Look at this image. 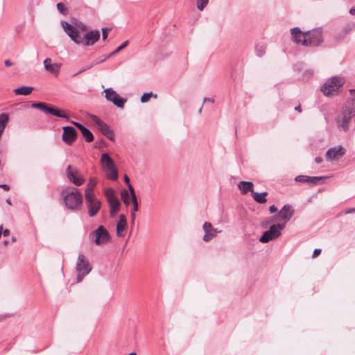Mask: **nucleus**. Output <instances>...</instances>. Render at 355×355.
I'll use <instances>...</instances> for the list:
<instances>
[{
    "label": "nucleus",
    "mask_w": 355,
    "mask_h": 355,
    "mask_svg": "<svg viewBox=\"0 0 355 355\" xmlns=\"http://www.w3.org/2000/svg\"><path fill=\"white\" fill-rule=\"evenodd\" d=\"M63 201L66 207L73 211H78L82 208L83 197L79 189L72 188L62 192Z\"/></svg>",
    "instance_id": "nucleus-1"
},
{
    "label": "nucleus",
    "mask_w": 355,
    "mask_h": 355,
    "mask_svg": "<svg viewBox=\"0 0 355 355\" xmlns=\"http://www.w3.org/2000/svg\"><path fill=\"white\" fill-rule=\"evenodd\" d=\"M344 80L339 76H333L326 80L321 86L320 91L327 97L337 96L341 91Z\"/></svg>",
    "instance_id": "nucleus-2"
},
{
    "label": "nucleus",
    "mask_w": 355,
    "mask_h": 355,
    "mask_svg": "<svg viewBox=\"0 0 355 355\" xmlns=\"http://www.w3.org/2000/svg\"><path fill=\"white\" fill-rule=\"evenodd\" d=\"M354 110L353 104L350 105V102H347L343 107L340 114L336 119V123L338 129L344 132L348 131L349 124L352 118Z\"/></svg>",
    "instance_id": "nucleus-3"
},
{
    "label": "nucleus",
    "mask_w": 355,
    "mask_h": 355,
    "mask_svg": "<svg viewBox=\"0 0 355 355\" xmlns=\"http://www.w3.org/2000/svg\"><path fill=\"white\" fill-rule=\"evenodd\" d=\"M92 269V267L90 266L88 259L83 254H79L76 265L77 282H82L84 277L91 272Z\"/></svg>",
    "instance_id": "nucleus-4"
},
{
    "label": "nucleus",
    "mask_w": 355,
    "mask_h": 355,
    "mask_svg": "<svg viewBox=\"0 0 355 355\" xmlns=\"http://www.w3.org/2000/svg\"><path fill=\"white\" fill-rule=\"evenodd\" d=\"M101 162L103 170L106 173L107 178L111 180H116L118 179V171L113 159L107 153H103L101 155Z\"/></svg>",
    "instance_id": "nucleus-5"
},
{
    "label": "nucleus",
    "mask_w": 355,
    "mask_h": 355,
    "mask_svg": "<svg viewBox=\"0 0 355 355\" xmlns=\"http://www.w3.org/2000/svg\"><path fill=\"white\" fill-rule=\"evenodd\" d=\"M306 36L304 37L303 46H318L323 42L322 32L321 28H316L311 31L304 32Z\"/></svg>",
    "instance_id": "nucleus-6"
},
{
    "label": "nucleus",
    "mask_w": 355,
    "mask_h": 355,
    "mask_svg": "<svg viewBox=\"0 0 355 355\" xmlns=\"http://www.w3.org/2000/svg\"><path fill=\"white\" fill-rule=\"evenodd\" d=\"M85 198L88 215L90 217L95 216L101 209V200L96 197L95 193H89V192L85 193Z\"/></svg>",
    "instance_id": "nucleus-7"
},
{
    "label": "nucleus",
    "mask_w": 355,
    "mask_h": 355,
    "mask_svg": "<svg viewBox=\"0 0 355 355\" xmlns=\"http://www.w3.org/2000/svg\"><path fill=\"white\" fill-rule=\"evenodd\" d=\"M285 227L284 224L277 223L271 225L268 230L263 232L259 238L261 243H266L273 239L278 238L281 235V230Z\"/></svg>",
    "instance_id": "nucleus-8"
},
{
    "label": "nucleus",
    "mask_w": 355,
    "mask_h": 355,
    "mask_svg": "<svg viewBox=\"0 0 355 355\" xmlns=\"http://www.w3.org/2000/svg\"><path fill=\"white\" fill-rule=\"evenodd\" d=\"M90 236L94 237V243L97 245L106 244L110 239V235L106 228L100 225L96 230L90 234Z\"/></svg>",
    "instance_id": "nucleus-9"
},
{
    "label": "nucleus",
    "mask_w": 355,
    "mask_h": 355,
    "mask_svg": "<svg viewBox=\"0 0 355 355\" xmlns=\"http://www.w3.org/2000/svg\"><path fill=\"white\" fill-rule=\"evenodd\" d=\"M105 98L112 102L119 108H123L126 98L121 97L112 88H107L104 90Z\"/></svg>",
    "instance_id": "nucleus-10"
},
{
    "label": "nucleus",
    "mask_w": 355,
    "mask_h": 355,
    "mask_svg": "<svg viewBox=\"0 0 355 355\" xmlns=\"http://www.w3.org/2000/svg\"><path fill=\"white\" fill-rule=\"evenodd\" d=\"M67 178L76 186H81L85 182V178L80 175L79 171L69 165L66 170Z\"/></svg>",
    "instance_id": "nucleus-11"
},
{
    "label": "nucleus",
    "mask_w": 355,
    "mask_h": 355,
    "mask_svg": "<svg viewBox=\"0 0 355 355\" xmlns=\"http://www.w3.org/2000/svg\"><path fill=\"white\" fill-rule=\"evenodd\" d=\"M294 213L295 210L293 209L292 205L286 204L280 209L277 215L272 216V220L279 219L284 220V223L283 224L285 225L291 220Z\"/></svg>",
    "instance_id": "nucleus-12"
},
{
    "label": "nucleus",
    "mask_w": 355,
    "mask_h": 355,
    "mask_svg": "<svg viewBox=\"0 0 355 355\" xmlns=\"http://www.w3.org/2000/svg\"><path fill=\"white\" fill-rule=\"evenodd\" d=\"M62 26L69 37L77 44H80V35L78 31L67 21H62Z\"/></svg>",
    "instance_id": "nucleus-13"
},
{
    "label": "nucleus",
    "mask_w": 355,
    "mask_h": 355,
    "mask_svg": "<svg viewBox=\"0 0 355 355\" xmlns=\"http://www.w3.org/2000/svg\"><path fill=\"white\" fill-rule=\"evenodd\" d=\"M63 133L62 139L67 145H71L76 139L78 132L74 128L71 126H65L62 128Z\"/></svg>",
    "instance_id": "nucleus-14"
},
{
    "label": "nucleus",
    "mask_w": 355,
    "mask_h": 355,
    "mask_svg": "<svg viewBox=\"0 0 355 355\" xmlns=\"http://www.w3.org/2000/svg\"><path fill=\"white\" fill-rule=\"evenodd\" d=\"M346 153V149L343 148L342 146H337L332 148H330L325 154V157L327 159L332 161V160H338L341 157H343Z\"/></svg>",
    "instance_id": "nucleus-15"
},
{
    "label": "nucleus",
    "mask_w": 355,
    "mask_h": 355,
    "mask_svg": "<svg viewBox=\"0 0 355 355\" xmlns=\"http://www.w3.org/2000/svg\"><path fill=\"white\" fill-rule=\"evenodd\" d=\"M100 38V32L98 30H94L87 32L83 37H81V44L85 46H91L95 44Z\"/></svg>",
    "instance_id": "nucleus-16"
},
{
    "label": "nucleus",
    "mask_w": 355,
    "mask_h": 355,
    "mask_svg": "<svg viewBox=\"0 0 355 355\" xmlns=\"http://www.w3.org/2000/svg\"><path fill=\"white\" fill-rule=\"evenodd\" d=\"M60 64H52L51 59L49 58H47L44 60V69L55 76H58L60 73Z\"/></svg>",
    "instance_id": "nucleus-17"
},
{
    "label": "nucleus",
    "mask_w": 355,
    "mask_h": 355,
    "mask_svg": "<svg viewBox=\"0 0 355 355\" xmlns=\"http://www.w3.org/2000/svg\"><path fill=\"white\" fill-rule=\"evenodd\" d=\"M324 178V177H310L307 175H297L295 177V180L298 182H306L312 185H316L319 183L320 180Z\"/></svg>",
    "instance_id": "nucleus-18"
},
{
    "label": "nucleus",
    "mask_w": 355,
    "mask_h": 355,
    "mask_svg": "<svg viewBox=\"0 0 355 355\" xmlns=\"http://www.w3.org/2000/svg\"><path fill=\"white\" fill-rule=\"evenodd\" d=\"M292 40L296 44H302L304 37L306 36L304 32H302L299 27H295L291 29Z\"/></svg>",
    "instance_id": "nucleus-19"
},
{
    "label": "nucleus",
    "mask_w": 355,
    "mask_h": 355,
    "mask_svg": "<svg viewBox=\"0 0 355 355\" xmlns=\"http://www.w3.org/2000/svg\"><path fill=\"white\" fill-rule=\"evenodd\" d=\"M98 127L101 133L107 139H109L111 141H113L114 139V132L107 123L102 121L101 123H100Z\"/></svg>",
    "instance_id": "nucleus-20"
},
{
    "label": "nucleus",
    "mask_w": 355,
    "mask_h": 355,
    "mask_svg": "<svg viewBox=\"0 0 355 355\" xmlns=\"http://www.w3.org/2000/svg\"><path fill=\"white\" fill-rule=\"evenodd\" d=\"M127 220L124 214L119 216V220L116 224V233L118 237L123 236V232L126 229Z\"/></svg>",
    "instance_id": "nucleus-21"
},
{
    "label": "nucleus",
    "mask_w": 355,
    "mask_h": 355,
    "mask_svg": "<svg viewBox=\"0 0 355 355\" xmlns=\"http://www.w3.org/2000/svg\"><path fill=\"white\" fill-rule=\"evenodd\" d=\"M202 228L205 231V235L203 236V241L205 242H208L213 239V230L214 228L212 225L209 222H205L203 224Z\"/></svg>",
    "instance_id": "nucleus-22"
},
{
    "label": "nucleus",
    "mask_w": 355,
    "mask_h": 355,
    "mask_svg": "<svg viewBox=\"0 0 355 355\" xmlns=\"http://www.w3.org/2000/svg\"><path fill=\"white\" fill-rule=\"evenodd\" d=\"M238 187L243 194H246L249 191H251L252 193L254 191V184L252 182L241 181L238 184Z\"/></svg>",
    "instance_id": "nucleus-23"
},
{
    "label": "nucleus",
    "mask_w": 355,
    "mask_h": 355,
    "mask_svg": "<svg viewBox=\"0 0 355 355\" xmlns=\"http://www.w3.org/2000/svg\"><path fill=\"white\" fill-rule=\"evenodd\" d=\"M34 90L33 87L30 86H23L18 88H16L13 90V92L16 95H23L28 96L31 94V92Z\"/></svg>",
    "instance_id": "nucleus-24"
},
{
    "label": "nucleus",
    "mask_w": 355,
    "mask_h": 355,
    "mask_svg": "<svg viewBox=\"0 0 355 355\" xmlns=\"http://www.w3.org/2000/svg\"><path fill=\"white\" fill-rule=\"evenodd\" d=\"M110 205V214L112 218L114 217L115 214L119 211L120 208V202L118 199L112 200L108 202Z\"/></svg>",
    "instance_id": "nucleus-25"
},
{
    "label": "nucleus",
    "mask_w": 355,
    "mask_h": 355,
    "mask_svg": "<svg viewBox=\"0 0 355 355\" xmlns=\"http://www.w3.org/2000/svg\"><path fill=\"white\" fill-rule=\"evenodd\" d=\"M252 196L253 199L259 204H263L267 202L266 196H268V192L266 191L262 193L253 191Z\"/></svg>",
    "instance_id": "nucleus-26"
},
{
    "label": "nucleus",
    "mask_w": 355,
    "mask_h": 355,
    "mask_svg": "<svg viewBox=\"0 0 355 355\" xmlns=\"http://www.w3.org/2000/svg\"><path fill=\"white\" fill-rule=\"evenodd\" d=\"M48 114H51L55 116L62 118L69 121V116L64 112L63 110L50 107Z\"/></svg>",
    "instance_id": "nucleus-27"
},
{
    "label": "nucleus",
    "mask_w": 355,
    "mask_h": 355,
    "mask_svg": "<svg viewBox=\"0 0 355 355\" xmlns=\"http://www.w3.org/2000/svg\"><path fill=\"white\" fill-rule=\"evenodd\" d=\"M128 189L130 191L131 198H132V202L133 204L132 212L137 211H138V202H137V198L134 188L132 187V186L131 184H129Z\"/></svg>",
    "instance_id": "nucleus-28"
},
{
    "label": "nucleus",
    "mask_w": 355,
    "mask_h": 355,
    "mask_svg": "<svg viewBox=\"0 0 355 355\" xmlns=\"http://www.w3.org/2000/svg\"><path fill=\"white\" fill-rule=\"evenodd\" d=\"M97 180L95 178H91L87 184V188L85 190V194L89 192V193H94L93 189L96 186Z\"/></svg>",
    "instance_id": "nucleus-29"
},
{
    "label": "nucleus",
    "mask_w": 355,
    "mask_h": 355,
    "mask_svg": "<svg viewBox=\"0 0 355 355\" xmlns=\"http://www.w3.org/2000/svg\"><path fill=\"white\" fill-rule=\"evenodd\" d=\"M105 196L107 202L117 199L115 196L114 190L112 188H107L105 190Z\"/></svg>",
    "instance_id": "nucleus-30"
},
{
    "label": "nucleus",
    "mask_w": 355,
    "mask_h": 355,
    "mask_svg": "<svg viewBox=\"0 0 355 355\" xmlns=\"http://www.w3.org/2000/svg\"><path fill=\"white\" fill-rule=\"evenodd\" d=\"M31 107L33 108L39 109L46 114H48L50 108L46 105V103H35L31 105Z\"/></svg>",
    "instance_id": "nucleus-31"
},
{
    "label": "nucleus",
    "mask_w": 355,
    "mask_h": 355,
    "mask_svg": "<svg viewBox=\"0 0 355 355\" xmlns=\"http://www.w3.org/2000/svg\"><path fill=\"white\" fill-rule=\"evenodd\" d=\"M81 134L87 142H91L94 140V135L88 128H86Z\"/></svg>",
    "instance_id": "nucleus-32"
},
{
    "label": "nucleus",
    "mask_w": 355,
    "mask_h": 355,
    "mask_svg": "<svg viewBox=\"0 0 355 355\" xmlns=\"http://www.w3.org/2000/svg\"><path fill=\"white\" fill-rule=\"evenodd\" d=\"M121 198L126 205L130 204V194L127 190L124 189L121 191Z\"/></svg>",
    "instance_id": "nucleus-33"
},
{
    "label": "nucleus",
    "mask_w": 355,
    "mask_h": 355,
    "mask_svg": "<svg viewBox=\"0 0 355 355\" xmlns=\"http://www.w3.org/2000/svg\"><path fill=\"white\" fill-rule=\"evenodd\" d=\"M108 58H110V55H102L101 57L98 58H96L94 60L92 61V62L91 63V64H93V67L95 66V65H97L100 63H102L104 61H105Z\"/></svg>",
    "instance_id": "nucleus-34"
},
{
    "label": "nucleus",
    "mask_w": 355,
    "mask_h": 355,
    "mask_svg": "<svg viewBox=\"0 0 355 355\" xmlns=\"http://www.w3.org/2000/svg\"><path fill=\"white\" fill-rule=\"evenodd\" d=\"M209 0H197L196 6L199 10H202L208 3Z\"/></svg>",
    "instance_id": "nucleus-35"
},
{
    "label": "nucleus",
    "mask_w": 355,
    "mask_h": 355,
    "mask_svg": "<svg viewBox=\"0 0 355 355\" xmlns=\"http://www.w3.org/2000/svg\"><path fill=\"white\" fill-rule=\"evenodd\" d=\"M56 6H57L58 11L61 14H62L64 15H66L67 14L68 10L62 3H58Z\"/></svg>",
    "instance_id": "nucleus-36"
},
{
    "label": "nucleus",
    "mask_w": 355,
    "mask_h": 355,
    "mask_svg": "<svg viewBox=\"0 0 355 355\" xmlns=\"http://www.w3.org/2000/svg\"><path fill=\"white\" fill-rule=\"evenodd\" d=\"M153 96V94L152 92L144 93L141 96V97L140 98V101H141V103H146V102H148L149 101L150 98L151 96Z\"/></svg>",
    "instance_id": "nucleus-37"
},
{
    "label": "nucleus",
    "mask_w": 355,
    "mask_h": 355,
    "mask_svg": "<svg viewBox=\"0 0 355 355\" xmlns=\"http://www.w3.org/2000/svg\"><path fill=\"white\" fill-rule=\"evenodd\" d=\"M266 52L265 47L263 46H257L256 48V55L259 57H261L264 55Z\"/></svg>",
    "instance_id": "nucleus-38"
},
{
    "label": "nucleus",
    "mask_w": 355,
    "mask_h": 355,
    "mask_svg": "<svg viewBox=\"0 0 355 355\" xmlns=\"http://www.w3.org/2000/svg\"><path fill=\"white\" fill-rule=\"evenodd\" d=\"M92 67H93V64H89L88 65H86V66L83 67V68H81L77 73H76L73 75V76H77L78 74L81 73L91 69Z\"/></svg>",
    "instance_id": "nucleus-39"
},
{
    "label": "nucleus",
    "mask_w": 355,
    "mask_h": 355,
    "mask_svg": "<svg viewBox=\"0 0 355 355\" xmlns=\"http://www.w3.org/2000/svg\"><path fill=\"white\" fill-rule=\"evenodd\" d=\"M72 124H73L78 130L82 132L87 128L84 125H83L81 123L75 122V121H71Z\"/></svg>",
    "instance_id": "nucleus-40"
},
{
    "label": "nucleus",
    "mask_w": 355,
    "mask_h": 355,
    "mask_svg": "<svg viewBox=\"0 0 355 355\" xmlns=\"http://www.w3.org/2000/svg\"><path fill=\"white\" fill-rule=\"evenodd\" d=\"M90 119L92 120L93 122H94L97 125L100 124L103 121L100 119L97 116L91 114L89 116Z\"/></svg>",
    "instance_id": "nucleus-41"
},
{
    "label": "nucleus",
    "mask_w": 355,
    "mask_h": 355,
    "mask_svg": "<svg viewBox=\"0 0 355 355\" xmlns=\"http://www.w3.org/2000/svg\"><path fill=\"white\" fill-rule=\"evenodd\" d=\"M349 94L352 96H354L355 94V89H349ZM354 101H355V98H352L350 101H348L347 102H350V105H352L353 104V106L354 107Z\"/></svg>",
    "instance_id": "nucleus-42"
},
{
    "label": "nucleus",
    "mask_w": 355,
    "mask_h": 355,
    "mask_svg": "<svg viewBox=\"0 0 355 355\" xmlns=\"http://www.w3.org/2000/svg\"><path fill=\"white\" fill-rule=\"evenodd\" d=\"M321 251L322 250L320 248L315 249L313 252L312 257L313 258L317 257L321 253Z\"/></svg>",
    "instance_id": "nucleus-43"
},
{
    "label": "nucleus",
    "mask_w": 355,
    "mask_h": 355,
    "mask_svg": "<svg viewBox=\"0 0 355 355\" xmlns=\"http://www.w3.org/2000/svg\"><path fill=\"white\" fill-rule=\"evenodd\" d=\"M107 28H103V34H102V36H103V40H105L107 39V35H108V33H107Z\"/></svg>",
    "instance_id": "nucleus-44"
},
{
    "label": "nucleus",
    "mask_w": 355,
    "mask_h": 355,
    "mask_svg": "<svg viewBox=\"0 0 355 355\" xmlns=\"http://www.w3.org/2000/svg\"><path fill=\"white\" fill-rule=\"evenodd\" d=\"M128 44V41L126 40L125 42H123L119 46H118V49L121 51L122 49H123L125 47H126Z\"/></svg>",
    "instance_id": "nucleus-45"
},
{
    "label": "nucleus",
    "mask_w": 355,
    "mask_h": 355,
    "mask_svg": "<svg viewBox=\"0 0 355 355\" xmlns=\"http://www.w3.org/2000/svg\"><path fill=\"white\" fill-rule=\"evenodd\" d=\"M277 210V208L273 205H271L270 207H269V211L271 214L272 213H275L276 212Z\"/></svg>",
    "instance_id": "nucleus-46"
},
{
    "label": "nucleus",
    "mask_w": 355,
    "mask_h": 355,
    "mask_svg": "<svg viewBox=\"0 0 355 355\" xmlns=\"http://www.w3.org/2000/svg\"><path fill=\"white\" fill-rule=\"evenodd\" d=\"M0 188H2L5 191H9L10 187L5 184H0Z\"/></svg>",
    "instance_id": "nucleus-47"
},
{
    "label": "nucleus",
    "mask_w": 355,
    "mask_h": 355,
    "mask_svg": "<svg viewBox=\"0 0 355 355\" xmlns=\"http://www.w3.org/2000/svg\"><path fill=\"white\" fill-rule=\"evenodd\" d=\"M205 102L214 103V98L205 97L204 99H203V103H205Z\"/></svg>",
    "instance_id": "nucleus-48"
},
{
    "label": "nucleus",
    "mask_w": 355,
    "mask_h": 355,
    "mask_svg": "<svg viewBox=\"0 0 355 355\" xmlns=\"http://www.w3.org/2000/svg\"><path fill=\"white\" fill-rule=\"evenodd\" d=\"M10 230L8 229H6L2 232V234L4 236H8L10 235Z\"/></svg>",
    "instance_id": "nucleus-49"
},
{
    "label": "nucleus",
    "mask_w": 355,
    "mask_h": 355,
    "mask_svg": "<svg viewBox=\"0 0 355 355\" xmlns=\"http://www.w3.org/2000/svg\"><path fill=\"white\" fill-rule=\"evenodd\" d=\"M315 162L317 163V164H320L322 162V158L321 157H316L315 158Z\"/></svg>",
    "instance_id": "nucleus-50"
},
{
    "label": "nucleus",
    "mask_w": 355,
    "mask_h": 355,
    "mask_svg": "<svg viewBox=\"0 0 355 355\" xmlns=\"http://www.w3.org/2000/svg\"><path fill=\"white\" fill-rule=\"evenodd\" d=\"M220 232H221L220 230L218 231L217 229L214 228L213 233H212L213 238H214L216 236L217 233H219Z\"/></svg>",
    "instance_id": "nucleus-51"
},
{
    "label": "nucleus",
    "mask_w": 355,
    "mask_h": 355,
    "mask_svg": "<svg viewBox=\"0 0 355 355\" xmlns=\"http://www.w3.org/2000/svg\"><path fill=\"white\" fill-rule=\"evenodd\" d=\"M4 64H5V65H6V67H10V66H12V62H10V60H6L5 61V62H4Z\"/></svg>",
    "instance_id": "nucleus-52"
},
{
    "label": "nucleus",
    "mask_w": 355,
    "mask_h": 355,
    "mask_svg": "<svg viewBox=\"0 0 355 355\" xmlns=\"http://www.w3.org/2000/svg\"><path fill=\"white\" fill-rule=\"evenodd\" d=\"M119 51H120V50H119V49H118V47H117V48H116L114 51H112V53H110L108 55H110V56H112V55H113L116 54V53H118V52H119Z\"/></svg>",
    "instance_id": "nucleus-53"
},
{
    "label": "nucleus",
    "mask_w": 355,
    "mask_h": 355,
    "mask_svg": "<svg viewBox=\"0 0 355 355\" xmlns=\"http://www.w3.org/2000/svg\"><path fill=\"white\" fill-rule=\"evenodd\" d=\"M295 110L297 111L298 112H302V108H301L300 105H298L297 106H296L295 107Z\"/></svg>",
    "instance_id": "nucleus-54"
},
{
    "label": "nucleus",
    "mask_w": 355,
    "mask_h": 355,
    "mask_svg": "<svg viewBox=\"0 0 355 355\" xmlns=\"http://www.w3.org/2000/svg\"><path fill=\"white\" fill-rule=\"evenodd\" d=\"M124 179H125V182L128 184V186L129 184H130L129 183V182H130V179H129V178H128L126 175H125V176H124Z\"/></svg>",
    "instance_id": "nucleus-55"
},
{
    "label": "nucleus",
    "mask_w": 355,
    "mask_h": 355,
    "mask_svg": "<svg viewBox=\"0 0 355 355\" xmlns=\"http://www.w3.org/2000/svg\"><path fill=\"white\" fill-rule=\"evenodd\" d=\"M355 211V208H352L346 211V214L352 213Z\"/></svg>",
    "instance_id": "nucleus-56"
},
{
    "label": "nucleus",
    "mask_w": 355,
    "mask_h": 355,
    "mask_svg": "<svg viewBox=\"0 0 355 355\" xmlns=\"http://www.w3.org/2000/svg\"><path fill=\"white\" fill-rule=\"evenodd\" d=\"M349 13L352 14V15H355V8H352L349 10Z\"/></svg>",
    "instance_id": "nucleus-57"
},
{
    "label": "nucleus",
    "mask_w": 355,
    "mask_h": 355,
    "mask_svg": "<svg viewBox=\"0 0 355 355\" xmlns=\"http://www.w3.org/2000/svg\"><path fill=\"white\" fill-rule=\"evenodd\" d=\"M131 216H132V221H133L135 219V217H136V215H135V212H132Z\"/></svg>",
    "instance_id": "nucleus-58"
},
{
    "label": "nucleus",
    "mask_w": 355,
    "mask_h": 355,
    "mask_svg": "<svg viewBox=\"0 0 355 355\" xmlns=\"http://www.w3.org/2000/svg\"><path fill=\"white\" fill-rule=\"evenodd\" d=\"M6 202H7L8 205H12L11 200H10V198H8V199L6 200Z\"/></svg>",
    "instance_id": "nucleus-59"
},
{
    "label": "nucleus",
    "mask_w": 355,
    "mask_h": 355,
    "mask_svg": "<svg viewBox=\"0 0 355 355\" xmlns=\"http://www.w3.org/2000/svg\"><path fill=\"white\" fill-rule=\"evenodd\" d=\"M202 106H203V105H202V106L200 107V109H199V110H198V112H199V113H201V112H202Z\"/></svg>",
    "instance_id": "nucleus-60"
},
{
    "label": "nucleus",
    "mask_w": 355,
    "mask_h": 355,
    "mask_svg": "<svg viewBox=\"0 0 355 355\" xmlns=\"http://www.w3.org/2000/svg\"><path fill=\"white\" fill-rule=\"evenodd\" d=\"M128 355H137V354L135 352H131Z\"/></svg>",
    "instance_id": "nucleus-61"
}]
</instances>
